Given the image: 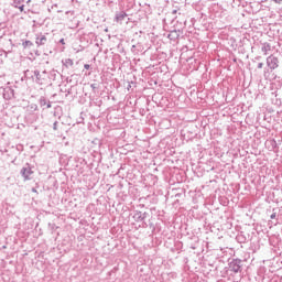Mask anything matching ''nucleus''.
I'll use <instances>...</instances> for the list:
<instances>
[{"label":"nucleus","instance_id":"f257e3e1","mask_svg":"<svg viewBox=\"0 0 282 282\" xmlns=\"http://www.w3.org/2000/svg\"><path fill=\"white\" fill-rule=\"evenodd\" d=\"M267 64L270 67V69L274 70L279 67V58L271 55L268 57Z\"/></svg>","mask_w":282,"mask_h":282},{"label":"nucleus","instance_id":"f03ea898","mask_svg":"<svg viewBox=\"0 0 282 282\" xmlns=\"http://www.w3.org/2000/svg\"><path fill=\"white\" fill-rule=\"evenodd\" d=\"M32 174H33V172H32L31 167L22 169V175L25 178V181H29Z\"/></svg>","mask_w":282,"mask_h":282},{"label":"nucleus","instance_id":"7ed1b4c3","mask_svg":"<svg viewBox=\"0 0 282 282\" xmlns=\"http://www.w3.org/2000/svg\"><path fill=\"white\" fill-rule=\"evenodd\" d=\"M127 17H128V14L124 11H122L116 15V21L118 23L122 24V21H124L127 19Z\"/></svg>","mask_w":282,"mask_h":282},{"label":"nucleus","instance_id":"20e7f679","mask_svg":"<svg viewBox=\"0 0 282 282\" xmlns=\"http://www.w3.org/2000/svg\"><path fill=\"white\" fill-rule=\"evenodd\" d=\"M22 45L24 48H29V47L33 46V43L31 41H25Z\"/></svg>","mask_w":282,"mask_h":282},{"label":"nucleus","instance_id":"39448f33","mask_svg":"<svg viewBox=\"0 0 282 282\" xmlns=\"http://www.w3.org/2000/svg\"><path fill=\"white\" fill-rule=\"evenodd\" d=\"M46 41H47V37L42 36L41 40H40V42L37 41L36 43H37V45L40 46V45H43L44 42H46Z\"/></svg>","mask_w":282,"mask_h":282},{"label":"nucleus","instance_id":"423d86ee","mask_svg":"<svg viewBox=\"0 0 282 282\" xmlns=\"http://www.w3.org/2000/svg\"><path fill=\"white\" fill-rule=\"evenodd\" d=\"M84 68H85L86 70H89V69H90V65H89V64H85V65H84Z\"/></svg>","mask_w":282,"mask_h":282},{"label":"nucleus","instance_id":"0eeeda50","mask_svg":"<svg viewBox=\"0 0 282 282\" xmlns=\"http://www.w3.org/2000/svg\"><path fill=\"white\" fill-rule=\"evenodd\" d=\"M270 217H271V219H275L276 214H275V213H273Z\"/></svg>","mask_w":282,"mask_h":282},{"label":"nucleus","instance_id":"6e6552de","mask_svg":"<svg viewBox=\"0 0 282 282\" xmlns=\"http://www.w3.org/2000/svg\"><path fill=\"white\" fill-rule=\"evenodd\" d=\"M274 3H282V0H273Z\"/></svg>","mask_w":282,"mask_h":282},{"label":"nucleus","instance_id":"1a4fd4ad","mask_svg":"<svg viewBox=\"0 0 282 282\" xmlns=\"http://www.w3.org/2000/svg\"><path fill=\"white\" fill-rule=\"evenodd\" d=\"M19 9H20L21 12H23L24 11V6L20 7Z\"/></svg>","mask_w":282,"mask_h":282},{"label":"nucleus","instance_id":"9d476101","mask_svg":"<svg viewBox=\"0 0 282 282\" xmlns=\"http://www.w3.org/2000/svg\"><path fill=\"white\" fill-rule=\"evenodd\" d=\"M61 43L63 44V45H65L66 43H65V39H62L61 40Z\"/></svg>","mask_w":282,"mask_h":282},{"label":"nucleus","instance_id":"9b49d317","mask_svg":"<svg viewBox=\"0 0 282 282\" xmlns=\"http://www.w3.org/2000/svg\"><path fill=\"white\" fill-rule=\"evenodd\" d=\"M259 68H262V64H259Z\"/></svg>","mask_w":282,"mask_h":282},{"label":"nucleus","instance_id":"f8f14e48","mask_svg":"<svg viewBox=\"0 0 282 282\" xmlns=\"http://www.w3.org/2000/svg\"><path fill=\"white\" fill-rule=\"evenodd\" d=\"M174 13H176V11H174Z\"/></svg>","mask_w":282,"mask_h":282}]
</instances>
